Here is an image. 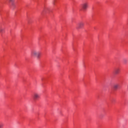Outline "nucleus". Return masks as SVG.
I'll return each mask as SVG.
<instances>
[{
    "instance_id": "nucleus-1",
    "label": "nucleus",
    "mask_w": 128,
    "mask_h": 128,
    "mask_svg": "<svg viewBox=\"0 0 128 128\" xmlns=\"http://www.w3.org/2000/svg\"><path fill=\"white\" fill-rule=\"evenodd\" d=\"M30 55L31 56L40 58V52L36 51V50H34L31 51Z\"/></svg>"
},
{
    "instance_id": "nucleus-2",
    "label": "nucleus",
    "mask_w": 128,
    "mask_h": 128,
    "mask_svg": "<svg viewBox=\"0 0 128 128\" xmlns=\"http://www.w3.org/2000/svg\"><path fill=\"white\" fill-rule=\"evenodd\" d=\"M82 10H86L88 8V3L84 2L81 5Z\"/></svg>"
},
{
    "instance_id": "nucleus-3",
    "label": "nucleus",
    "mask_w": 128,
    "mask_h": 128,
    "mask_svg": "<svg viewBox=\"0 0 128 128\" xmlns=\"http://www.w3.org/2000/svg\"><path fill=\"white\" fill-rule=\"evenodd\" d=\"M84 26V22H80L77 24V26L76 27V28L77 30H80V28H82V27Z\"/></svg>"
},
{
    "instance_id": "nucleus-4",
    "label": "nucleus",
    "mask_w": 128,
    "mask_h": 128,
    "mask_svg": "<svg viewBox=\"0 0 128 128\" xmlns=\"http://www.w3.org/2000/svg\"><path fill=\"white\" fill-rule=\"evenodd\" d=\"M40 98V94L36 92L34 94L33 98H34V100H38Z\"/></svg>"
},
{
    "instance_id": "nucleus-5",
    "label": "nucleus",
    "mask_w": 128,
    "mask_h": 128,
    "mask_svg": "<svg viewBox=\"0 0 128 128\" xmlns=\"http://www.w3.org/2000/svg\"><path fill=\"white\" fill-rule=\"evenodd\" d=\"M114 90H118V88H120V85L118 84H115L114 86Z\"/></svg>"
},
{
    "instance_id": "nucleus-6",
    "label": "nucleus",
    "mask_w": 128,
    "mask_h": 128,
    "mask_svg": "<svg viewBox=\"0 0 128 128\" xmlns=\"http://www.w3.org/2000/svg\"><path fill=\"white\" fill-rule=\"evenodd\" d=\"M4 32V28H0V34H2Z\"/></svg>"
},
{
    "instance_id": "nucleus-7",
    "label": "nucleus",
    "mask_w": 128,
    "mask_h": 128,
    "mask_svg": "<svg viewBox=\"0 0 128 128\" xmlns=\"http://www.w3.org/2000/svg\"><path fill=\"white\" fill-rule=\"evenodd\" d=\"M114 72L116 74H118L120 72V69L117 68L114 70Z\"/></svg>"
},
{
    "instance_id": "nucleus-8",
    "label": "nucleus",
    "mask_w": 128,
    "mask_h": 128,
    "mask_svg": "<svg viewBox=\"0 0 128 128\" xmlns=\"http://www.w3.org/2000/svg\"><path fill=\"white\" fill-rule=\"evenodd\" d=\"M123 62L124 64H128V60L126 59H124L123 60Z\"/></svg>"
},
{
    "instance_id": "nucleus-9",
    "label": "nucleus",
    "mask_w": 128,
    "mask_h": 128,
    "mask_svg": "<svg viewBox=\"0 0 128 128\" xmlns=\"http://www.w3.org/2000/svg\"><path fill=\"white\" fill-rule=\"evenodd\" d=\"M4 126V124L2 123H0V128H2Z\"/></svg>"
},
{
    "instance_id": "nucleus-10",
    "label": "nucleus",
    "mask_w": 128,
    "mask_h": 128,
    "mask_svg": "<svg viewBox=\"0 0 128 128\" xmlns=\"http://www.w3.org/2000/svg\"><path fill=\"white\" fill-rule=\"evenodd\" d=\"M10 2H14V0H10Z\"/></svg>"
}]
</instances>
